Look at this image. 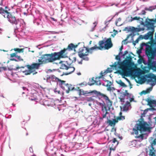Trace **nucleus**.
Here are the masks:
<instances>
[{"label": "nucleus", "mask_w": 156, "mask_h": 156, "mask_svg": "<svg viewBox=\"0 0 156 156\" xmlns=\"http://www.w3.org/2000/svg\"><path fill=\"white\" fill-rule=\"evenodd\" d=\"M79 95H84L85 91L81 89H79Z\"/></svg>", "instance_id": "obj_35"}, {"label": "nucleus", "mask_w": 156, "mask_h": 156, "mask_svg": "<svg viewBox=\"0 0 156 156\" xmlns=\"http://www.w3.org/2000/svg\"><path fill=\"white\" fill-rule=\"evenodd\" d=\"M68 88L69 92V91L72 90L74 89V87L73 86L70 84H69V86Z\"/></svg>", "instance_id": "obj_34"}, {"label": "nucleus", "mask_w": 156, "mask_h": 156, "mask_svg": "<svg viewBox=\"0 0 156 156\" xmlns=\"http://www.w3.org/2000/svg\"><path fill=\"white\" fill-rule=\"evenodd\" d=\"M129 36H128L124 40H123L122 41V42H124V44H126L127 43V42H126V41L127 40Z\"/></svg>", "instance_id": "obj_47"}, {"label": "nucleus", "mask_w": 156, "mask_h": 156, "mask_svg": "<svg viewBox=\"0 0 156 156\" xmlns=\"http://www.w3.org/2000/svg\"><path fill=\"white\" fill-rule=\"evenodd\" d=\"M119 99H120V101L121 102H124L125 98H119Z\"/></svg>", "instance_id": "obj_46"}, {"label": "nucleus", "mask_w": 156, "mask_h": 156, "mask_svg": "<svg viewBox=\"0 0 156 156\" xmlns=\"http://www.w3.org/2000/svg\"><path fill=\"white\" fill-rule=\"evenodd\" d=\"M156 9V5L152 6L149 7V9L145 8V10H154Z\"/></svg>", "instance_id": "obj_32"}, {"label": "nucleus", "mask_w": 156, "mask_h": 156, "mask_svg": "<svg viewBox=\"0 0 156 156\" xmlns=\"http://www.w3.org/2000/svg\"><path fill=\"white\" fill-rule=\"evenodd\" d=\"M8 21L11 23L17 25L19 22V20H16L14 16H12L11 14L8 19Z\"/></svg>", "instance_id": "obj_13"}, {"label": "nucleus", "mask_w": 156, "mask_h": 156, "mask_svg": "<svg viewBox=\"0 0 156 156\" xmlns=\"http://www.w3.org/2000/svg\"><path fill=\"white\" fill-rule=\"evenodd\" d=\"M83 60H81L80 61H79L78 63L80 64H82Z\"/></svg>", "instance_id": "obj_61"}, {"label": "nucleus", "mask_w": 156, "mask_h": 156, "mask_svg": "<svg viewBox=\"0 0 156 156\" xmlns=\"http://www.w3.org/2000/svg\"><path fill=\"white\" fill-rule=\"evenodd\" d=\"M130 106V103L127 101L126 104L124 105L123 108V111H126L129 110V108Z\"/></svg>", "instance_id": "obj_19"}, {"label": "nucleus", "mask_w": 156, "mask_h": 156, "mask_svg": "<svg viewBox=\"0 0 156 156\" xmlns=\"http://www.w3.org/2000/svg\"><path fill=\"white\" fill-rule=\"evenodd\" d=\"M149 149H146V151L149 156H156V149L154 147L148 148Z\"/></svg>", "instance_id": "obj_9"}, {"label": "nucleus", "mask_w": 156, "mask_h": 156, "mask_svg": "<svg viewBox=\"0 0 156 156\" xmlns=\"http://www.w3.org/2000/svg\"><path fill=\"white\" fill-rule=\"evenodd\" d=\"M10 60H12V61H14L16 62H17L18 61V60L16 59H15V58H11L10 59Z\"/></svg>", "instance_id": "obj_60"}, {"label": "nucleus", "mask_w": 156, "mask_h": 156, "mask_svg": "<svg viewBox=\"0 0 156 156\" xmlns=\"http://www.w3.org/2000/svg\"><path fill=\"white\" fill-rule=\"evenodd\" d=\"M40 58L41 59H38L39 63L33 62L31 65H27L24 66L19 67V69H21L20 71L26 75H30L31 73H33V75L37 73V72H35V70L39 69L41 64L49 63L48 60L46 59L45 54L42 55Z\"/></svg>", "instance_id": "obj_2"}, {"label": "nucleus", "mask_w": 156, "mask_h": 156, "mask_svg": "<svg viewBox=\"0 0 156 156\" xmlns=\"http://www.w3.org/2000/svg\"><path fill=\"white\" fill-rule=\"evenodd\" d=\"M81 84L86 86L87 85V83L85 82H84L81 83Z\"/></svg>", "instance_id": "obj_57"}, {"label": "nucleus", "mask_w": 156, "mask_h": 156, "mask_svg": "<svg viewBox=\"0 0 156 156\" xmlns=\"http://www.w3.org/2000/svg\"><path fill=\"white\" fill-rule=\"evenodd\" d=\"M54 91L55 93L57 92V93H58V94H59L60 93V91L59 90H58V91L57 90H56V89H55Z\"/></svg>", "instance_id": "obj_59"}, {"label": "nucleus", "mask_w": 156, "mask_h": 156, "mask_svg": "<svg viewBox=\"0 0 156 156\" xmlns=\"http://www.w3.org/2000/svg\"><path fill=\"white\" fill-rule=\"evenodd\" d=\"M100 93V92L96 90H90L89 92L88 91H85L84 95L88 96L87 94L92 93H94L97 95H99Z\"/></svg>", "instance_id": "obj_18"}, {"label": "nucleus", "mask_w": 156, "mask_h": 156, "mask_svg": "<svg viewBox=\"0 0 156 156\" xmlns=\"http://www.w3.org/2000/svg\"><path fill=\"white\" fill-rule=\"evenodd\" d=\"M80 44L79 43L75 45L72 43H70L68 45L67 48H64L59 52L45 54L46 59L48 60L49 63H51L59 60L61 58L67 57L68 52L75 50Z\"/></svg>", "instance_id": "obj_1"}, {"label": "nucleus", "mask_w": 156, "mask_h": 156, "mask_svg": "<svg viewBox=\"0 0 156 156\" xmlns=\"http://www.w3.org/2000/svg\"><path fill=\"white\" fill-rule=\"evenodd\" d=\"M29 150L30 151V152L31 153H33V150L32 148L31 147H30L29 148Z\"/></svg>", "instance_id": "obj_56"}, {"label": "nucleus", "mask_w": 156, "mask_h": 156, "mask_svg": "<svg viewBox=\"0 0 156 156\" xmlns=\"http://www.w3.org/2000/svg\"><path fill=\"white\" fill-rule=\"evenodd\" d=\"M150 121L151 124H156V117L151 119Z\"/></svg>", "instance_id": "obj_30"}, {"label": "nucleus", "mask_w": 156, "mask_h": 156, "mask_svg": "<svg viewBox=\"0 0 156 156\" xmlns=\"http://www.w3.org/2000/svg\"><path fill=\"white\" fill-rule=\"evenodd\" d=\"M115 59L117 60H119V61L120 60V55H117L115 57Z\"/></svg>", "instance_id": "obj_45"}, {"label": "nucleus", "mask_w": 156, "mask_h": 156, "mask_svg": "<svg viewBox=\"0 0 156 156\" xmlns=\"http://www.w3.org/2000/svg\"><path fill=\"white\" fill-rule=\"evenodd\" d=\"M0 14L3 15L5 18L6 17L8 19L11 15L7 10H0Z\"/></svg>", "instance_id": "obj_15"}, {"label": "nucleus", "mask_w": 156, "mask_h": 156, "mask_svg": "<svg viewBox=\"0 0 156 156\" xmlns=\"http://www.w3.org/2000/svg\"><path fill=\"white\" fill-rule=\"evenodd\" d=\"M7 7V6L4 5L2 3L0 4V10H5Z\"/></svg>", "instance_id": "obj_31"}, {"label": "nucleus", "mask_w": 156, "mask_h": 156, "mask_svg": "<svg viewBox=\"0 0 156 156\" xmlns=\"http://www.w3.org/2000/svg\"><path fill=\"white\" fill-rule=\"evenodd\" d=\"M69 59L72 60V62H74L76 61V57L72 55L69 58Z\"/></svg>", "instance_id": "obj_29"}, {"label": "nucleus", "mask_w": 156, "mask_h": 156, "mask_svg": "<svg viewBox=\"0 0 156 156\" xmlns=\"http://www.w3.org/2000/svg\"><path fill=\"white\" fill-rule=\"evenodd\" d=\"M112 71V70H111L110 68H108L106 71L104 72V73H108L111 72Z\"/></svg>", "instance_id": "obj_42"}, {"label": "nucleus", "mask_w": 156, "mask_h": 156, "mask_svg": "<svg viewBox=\"0 0 156 156\" xmlns=\"http://www.w3.org/2000/svg\"><path fill=\"white\" fill-rule=\"evenodd\" d=\"M145 101L147 102V105L150 107L156 106V100L152 99L148 97L145 99Z\"/></svg>", "instance_id": "obj_12"}, {"label": "nucleus", "mask_w": 156, "mask_h": 156, "mask_svg": "<svg viewBox=\"0 0 156 156\" xmlns=\"http://www.w3.org/2000/svg\"><path fill=\"white\" fill-rule=\"evenodd\" d=\"M152 89V88L151 87H150L149 88L147 89L146 91L147 94L149 93L150 91H151Z\"/></svg>", "instance_id": "obj_37"}, {"label": "nucleus", "mask_w": 156, "mask_h": 156, "mask_svg": "<svg viewBox=\"0 0 156 156\" xmlns=\"http://www.w3.org/2000/svg\"><path fill=\"white\" fill-rule=\"evenodd\" d=\"M147 93L145 90H143L142 91V92H141V94H147Z\"/></svg>", "instance_id": "obj_49"}, {"label": "nucleus", "mask_w": 156, "mask_h": 156, "mask_svg": "<svg viewBox=\"0 0 156 156\" xmlns=\"http://www.w3.org/2000/svg\"><path fill=\"white\" fill-rule=\"evenodd\" d=\"M147 123L140 121L138 124H136L135 126V128L133 129V130L134 133L136 135L138 134V130L140 131L141 133L142 131H147L148 128L147 126Z\"/></svg>", "instance_id": "obj_4"}, {"label": "nucleus", "mask_w": 156, "mask_h": 156, "mask_svg": "<svg viewBox=\"0 0 156 156\" xmlns=\"http://www.w3.org/2000/svg\"><path fill=\"white\" fill-rule=\"evenodd\" d=\"M17 52L14 53L10 54V57L12 58L13 57H16L17 56L16 55Z\"/></svg>", "instance_id": "obj_39"}, {"label": "nucleus", "mask_w": 156, "mask_h": 156, "mask_svg": "<svg viewBox=\"0 0 156 156\" xmlns=\"http://www.w3.org/2000/svg\"><path fill=\"white\" fill-rule=\"evenodd\" d=\"M97 85H101V83L100 82V81L99 80H96L94 81V82H92V83H89L88 85L90 86H92L94 84V83Z\"/></svg>", "instance_id": "obj_22"}, {"label": "nucleus", "mask_w": 156, "mask_h": 156, "mask_svg": "<svg viewBox=\"0 0 156 156\" xmlns=\"http://www.w3.org/2000/svg\"><path fill=\"white\" fill-rule=\"evenodd\" d=\"M110 142H111L112 143H113L114 144H115V145L116 146L118 144V142L116 139L115 138H114L113 140H111L110 141Z\"/></svg>", "instance_id": "obj_28"}, {"label": "nucleus", "mask_w": 156, "mask_h": 156, "mask_svg": "<svg viewBox=\"0 0 156 156\" xmlns=\"http://www.w3.org/2000/svg\"><path fill=\"white\" fill-rule=\"evenodd\" d=\"M98 105L101 107L102 111L103 112V114L102 115V118L101 119H103V118H105L106 117V115L108 113L107 111V107L105 105V103H102L101 102H99Z\"/></svg>", "instance_id": "obj_7"}, {"label": "nucleus", "mask_w": 156, "mask_h": 156, "mask_svg": "<svg viewBox=\"0 0 156 156\" xmlns=\"http://www.w3.org/2000/svg\"><path fill=\"white\" fill-rule=\"evenodd\" d=\"M1 69H2L3 70H7V68L5 67H1Z\"/></svg>", "instance_id": "obj_55"}, {"label": "nucleus", "mask_w": 156, "mask_h": 156, "mask_svg": "<svg viewBox=\"0 0 156 156\" xmlns=\"http://www.w3.org/2000/svg\"><path fill=\"white\" fill-rule=\"evenodd\" d=\"M106 73H104H104L102 71H101L100 73V76H99V78H102V77L104 76V75H105Z\"/></svg>", "instance_id": "obj_40"}, {"label": "nucleus", "mask_w": 156, "mask_h": 156, "mask_svg": "<svg viewBox=\"0 0 156 156\" xmlns=\"http://www.w3.org/2000/svg\"><path fill=\"white\" fill-rule=\"evenodd\" d=\"M104 43L105 42L103 40L99 41L98 43L99 47H98L97 45H95L94 47L90 48V50H95L97 49L101 50L104 48V46H103Z\"/></svg>", "instance_id": "obj_8"}, {"label": "nucleus", "mask_w": 156, "mask_h": 156, "mask_svg": "<svg viewBox=\"0 0 156 156\" xmlns=\"http://www.w3.org/2000/svg\"><path fill=\"white\" fill-rule=\"evenodd\" d=\"M126 94H124L125 95H129V94L127 92V90H125Z\"/></svg>", "instance_id": "obj_62"}, {"label": "nucleus", "mask_w": 156, "mask_h": 156, "mask_svg": "<svg viewBox=\"0 0 156 156\" xmlns=\"http://www.w3.org/2000/svg\"><path fill=\"white\" fill-rule=\"evenodd\" d=\"M52 81L57 82L58 81H60V80L56 77L54 75H51L49 77Z\"/></svg>", "instance_id": "obj_21"}, {"label": "nucleus", "mask_w": 156, "mask_h": 156, "mask_svg": "<svg viewBox=\"0 0 156 156\" xmlns=\"http://www.w3.org/2000/svg\"><path fill=\"white\" fill-rule=\"evenodd\" d=\"M30 100L32 101H35L37 100V99L36 98H31L30 99Z\"/></svg>", "instance_id": "obj_58"}, {"label": "nucleus", "mask_w": 156, "mask_h": 156, "mask_svg": "<svg viewBox=\"0 0 156 156\" xmlns=\"http://www.w3.org/2000/svg\"><path fill=\"white\" fill-rule=\"evenodd\" d=\"M66 70H67V72L64 73L62 75H66L71 73L74 71L75 68L73 67L69 66L68 68Z\"/></svg>", "instance_id": "obj_16"}, {"label": "nucleus", "mask_w": 156, "mask_h": 156, "mask_svg": "<svg viewBox=\"0 0 156 156\" xmlns=\"http://www.w3.org/2000/svg\"><path fill=\"white\" fill-rule=\"evenodd\" d=\"M63 86L62 84V86H61V88L64 90L66 91V92L67 93H69V84L67 83L65 84H64Z\"/></svg>", "instance_id": "obj_20"}, {"label": "nucleus", "mask_w": 156, "mask_h": 156, "mask_svg": "<svg viewBox=\"0 0 156 156\" xmlns=\"http://www.w3.org/2000/svg\"><path fill=\"white\" fill-rule=\"evenodd\" d=\"M129 59H126L122 62H115L114 64L111 66L112 67L115 68L117 67V65H119V68L121 70L119 71V73L122 76H129L131 73V58L129 57Z\"/></svg>", "instance_id": "obj_3"}, {"label": "nucleus", "mask_w": 156, "mask_h": 156, "mask_svg": "<svg viewBox=\"0 0 156 156\" xmlns=\"http://www.w3.org/2000/svg\"><path fill=\"white\" fill-rule=\"evenodd\" d=\"M83 58V59L84 60H86V61H88L89 59L88 57H85L84 56H83V58Z\"/></svg>", "instance_id": "obj_48"}, {"label": "nucleus", "mask_w": 156, "mask_h": 156, "mask_svg": "<svg viewBox=\"0 0 156 156\" xmlns=\"http://www.w3.org/2000/svg\"><path fill=\"white\" fill-rule=\"evenodd\" d=\"M13 50L15 51L20 53L21 52H23L24 51V48H14Z\"/></svg>", "instance_id": "obj_24"}, {"label": "nucleus", "mask_w": 156, "mask_h": 156, "mask_svg": "<svg viewBox=\"0 0 156 156\" xmlns=\"http://www.w3.org/2000/svg\"><path fill=\"white\" fill-rule=\"evenodd\" d=\"M125 30H127L128 31H135L137 32H139L142 30V29L141 28H135L134 27H132V28H128L127 27H126L125 28Z\"/></svg>", "instance_id": "obj_17"}, {"label": "nucleus", "mask_w": 156, "mask_h": 156, "mask_svg": "<svg viewBox=\"0 0 156 156\" xmlns=\"http://www.w3.org/2000/svg\"><path fill=\"white\" fill-rule=\"evenodd\" d=\"M68 66H66V64L64 63H62L60 67V69H67L68 68Z\"/></svg>", "instance_id": "obj_26"}, {"label": "nucleus", "mask_w": 156, "mask_h": 156, "mask_svg": "<svg viewBox=\"0 0 156 156\" xmlns=\"http://www.w3.org/2000/svg\"><path fill=\"white\" fill-rule=\"evenodd\" d=\"M59 82H61V86H62V84L63 85L64 84V83L65 82V81L64 80H60V81H58Z\"/></svg>", "instance_id": "obj_50"}, {"label": "nucleus", "mask_w": 156, "mask_h": 156, "mask_svg": "<svg viewBox=\"0 0 156 156\" xmlns=\"http://www.w3.org/2000/svg\"><path fill=\"white\" fill-rule=\"evenodd\" d=\"M99 95L103 97L104 99L105 100L106 103L107 107H108L109 108H110L112 106V102L109 99L108 97L106 95L101 93L100 92Z\"/></svg>", "instance_id": "obj_6"}, {"label": "nucleus", "mask_w": 156, "mask_h": 156, "mask_svg": "<svg viewBox=\"0 0 156 156\" xmlns=\"http://www.w3.org/2000/svg\"><path fill=\"white\" fill-rule=\"evenodd\" d=\"M112 19H113V18H112L110 20H108V21H105V24H107V23H108V22H110V21L111 20H112Z\"/></svg>", "instance_id": "obj_63"}, {"label": "nucleus", "mask_w": 156, "mask_h": 156, "mask_svg": "<svg viewBox=\"0 0 156 156\" xmlns=\"http://www.w3.org/2000/svg\"><path fill=\"white\" fill-rule=\"evenodd\" d=\"M139 41V38H137V39H136V40L135 42L136 43H138Z\"/></svg>", "instance_id": "obj_64"}, {"label": "nucleus", "mask_w": 156, "mask_h": 156, "mask_svg": "<svg viewBox=\"0 0 156 156\" xmlns=\"http://www.w3.org/2000/svg\"><path fill=\"white\" fill-rule=\"evenodd\" d=\"M16 58L17 59L18 61H23V59L21 58L20 56L17 55Z\"/></svg>", "instance_id": "obj_36"}, {"label": "nucleus", "mask_w": 156, "mask_h": 156, "mask_svg": "<svg viewBox=\"0 0 156 156\" xmlns=\"http://www.w3.org/2000/svg\"><path fill=\"white\" fill-rule=\"evenodd\" d=\"M121 20V19L120 18H118L117 20L116 21V22H115V23H116V25L117 26V23L118 22V21H120V20Z\"/></svg>", "instance_id": "obj_51"}, {"label": "nucleus", "mask_w": 156, "mask_h": 156, "mask_svg": "<svg viewBox=\"0 0 156 156\" xmlns=\"http://www.w3.org/2000/svg\"><path fill=\"white\" fill-rule=\"evenodd\" d=\"M117 119V121L118 122L119 120H123L125 119V117L123 116H118L116 118Z\"/></svg>", "instance_id": "obj_33"}, {"label": "nucleus", "mask_w": 156, "mask_h": 156, "mask_svg": "<svg viewBox=\"0 0 156 156\" xmlns=\"http://www.w3.org/2000/svg\"><path fill=\"white\" fill-rule=\"evenodd\" d=\"M148 67L150 69H151L156 71V61L152 60L147 62Z\"/></svg>", "instance_id": "obj_10"}, {"label": "nucleus", "mask_w": 156, "mask_h": 156, "mask_svg": "<svg viewBox=\"0 0 156 156\" xmlns=\"http://www.w3.org/2000/svg\"><path fill=\"white\" fill-rule=\"evenodd\" d=\"M137 138H140L142 140H143L144 139V136L143 134H141L140 135H139L136 137Z\"/></svg>", "instance_id": "obj_41"}, {"label": "nucleus", "mask_w": 156, "mask_h": 156, "mask_svg": "<svg viewBox=\"0 0 156 156\" xmlns=\"http://www.w3.org/2000/svg\"><path fill=\"white\" fill-rule=\"evenodd\" d=\"M148 20L150 21H153V22H156V19H149Z\"/></svg>", "instance_id": "obj_54"}, {"label": "nucleus", "mask_w": 156, "mask_h": 156, "mask_svg": "<svg viewBox=\"0 0 156 156\" xmlns=\"http://www.w3.org/2000/svg\"><path fill=\"white\" fill-rule=\"evenodd\" d=\"M128 53V52L127 51H125L124 52V54H123L122 56H124Z\"/></svg>", "instance_id": "obj_53"}, {"label": "nucleus", "mask_w": 156, "mask_h": 156, "mask_svg": "<svg viewBox=\"0 0 156 156\" xmlns=\"http://www.w3.org/2000/svg\"><path fill=\"white\" fill-rule=\"evenodd\" d=\"M118 122V121L116 118L112 119V120L108 119L107 120V123L109 124V126H114L115 124Z\"/></svg>", "instance_id": "obj_14"}, {"label": "nucleus", "mask_w": 156, "mask_h": 156, "mask_svg": "<svg viewBox=\"0 0 156 156\" xmlns=\"http://www.w3.org/2000/svg\"><path fill=\"white\" fill-rule=\"evenodd\" d=\"M17 3L21 2L23 0H15Z\"/></svg>", "instance_id": "obj_52"}, {"label": "nucleus", "mask_w": 156, "mask_h": 156, "mask_svg": "<svg viewBox=\"0 0 156 156\" xmlns=\"http://www.w3.org/2000/svg\"><path fill=\"white\" fill-rule=\"evenodd\" d=\"M117 83L122 87H127V86L121 80H119V81Z\"/></svg>", "instance_id": "obj_27"}, {"label": "nucleus", "mask_w": 156, "mask_h": 156, "mask_svg": "<svg viewBox=\"0 0 156 156\" xmlns=\"http://www.w3.org/2000/svg\"><path fill=\"white\" fill-rule=\"evenodd\" d=\"M156 145V139H154L153 141L151 143V145L148 147V148L154 147V146Z\"/></svg>", "instance_id": "obj_25"}, {"label": "nucleus", "mask_w": 156, "mask_h": 156, "mask_svg": "<svg viewBox=\"0 0 156 156\" xmlns=\"http://www.w3.org/2000/svg\"><path fill=\"white\" fill-rule=\"evenodd\" d=\"M83 47L80 48L78 51L79 57L80 58H83V56L88 55L89 52H91L92 50H90V48L89 49L85 47L83 44Z\"/></svg>", "instance_id": "obj_5"}, {"label": "nucleus", "mask_w": 156, "mask_h": 156, "mask_svg": "<svg viewBox=\"0 0 156 156\" xmlns=\"http://www.w3.org/2000/svg\"><path fill=\"white\" fill-rule=\"evenodd\" d=\"M105 42V43L104 45L105 49L108 50L112 47L113 44L110 38L107 39Z\"/></svg>", "instance_id": "obj_11"}, {"label": "nucleus", "mask_w": 156, "mask_h": 156, "mask_svg": "<svg viewBox=\"0 0 156 156\" xmlns=\"http://www.w3.org/2000/svg\"><path fill=\"white\" fill-rule=\"evenodd\" d=\"M116 146L112 144V146L110 148V151H111L112 150L114 151L115 149Z\"/></svg>", "instance_id": "obj_38"}, {"label": "nucleus", "mask_w": 156, "mask_h": 156, "mask_svg": "<svg viewBox=\"0 0 156 156\" xmlns=\"http://www.w3.org/2000/svg\"><path fill=\"white\" fill-rule=\"evenodd\" d=\"M94 100V99L92 97L88 98L87 99V101H93Z\"/></svg>", "instance_id": "obj_43"}, {"label": "nucleus", "mask_w": 156, "mask_h": 156, "mask_svg": "<svg viewBox=\"0 0 156 156\" xmlns=\"http://www.w3.org/2000/svg\"><path fill=\"white\" fill-rule=\"evenodd\" d=\"M140 19V17H139L135 16L134 18H133V19L131 20V21H132L133 20H139Z\"/></svg>", "instance_id": "obj_44"}, {"label": "nucleus", "mask_w": 156, "mask_h": 156, "mask_svg": "<svg viewBox=\"0 0 156 156\" xmlns=\"http://www.w3.org/2000/svg\"><path fill=\"white\" fill-rule=\"evenodd\" d=\"M13 65H11L9 66V67H8V69L9 70H17V69L20 68L18 66L16 67V68H14Z\"/></svg>", "instance_id": "obj_23"}]
</instances>
